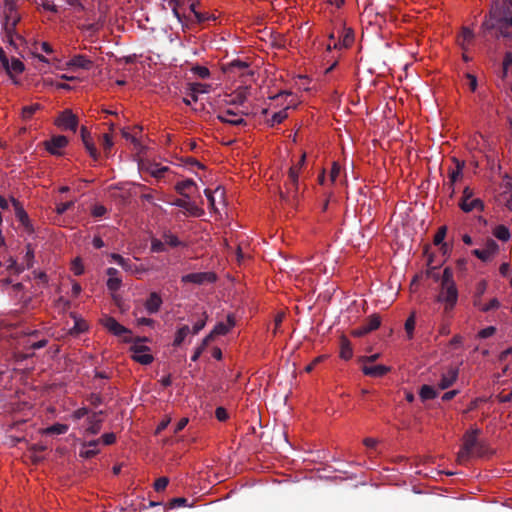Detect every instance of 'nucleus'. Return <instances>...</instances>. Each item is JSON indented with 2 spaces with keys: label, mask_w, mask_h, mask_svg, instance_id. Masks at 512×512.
Masks as SVG:
<instances>
[{
  "label": "nucleus",
  "mask_w": 512,
  "mask_h": 512,
  "mask_svg": "<svg viewBox=\"0 0 512 512\" xmlns=\"http://www.w3.org/2000/svg\"><path fill=\"white\" fill-rule=\"evenodd\" d=\"M191 71L201 79H207L210 76V71L205 66L196 65L192 67Z\"/></svg>",
  "instance_id": "obj_44"
},
{
  "label": "nucleus",
  "mask_w": 512,
  "mask_h": 512,
  "mask_svg": "<svg viewBox=\"0 0 512 512\" xmlns=\"http://www.w3.org/2000/svg\"><path fill=\"white\" fill-rule=\"evenodd\" d=\"M147 341L146 337L140 338L137 337L135 340L132 339L133 345L131 346V351L134 354L143 353L149 351V347L142 345L141 343Z\"/></svg>",
  "instance_id": "obj_33"
},
{
  "label": "nucleus",
  "mask_w": 512,
  "mask_h": 512,
  "mask_svg": "<svg viewBox=\"0 0 512 512\" xmlns=\"http://www.w3.org/2000/svg\"><path fill=\"white\" fill-rule=\"evenodd\" d=\"M169 483V479L167 477H160L154 483V489L157 492L163 491Z\"/></svg>",
  "instance_id": "obj_54"
},
{
  "label": "nucleus",
  "mask_w": 512,
  "mask_h": 512,
  "mask_svg": "<svg viewBox=\"0 0 512 512\" xmlns=\"http://www.w3.org/2000/svg\"><path fill=\"white\" fill-rule=\"evenodd\" d=\"M20 21V15L18 12L4 13L3 29L7 36L11 37L15 32L17 23Z\"/></svg>",
  "instance_id": "obj_15"
},
{
  "label": "nucleus",
  "mask_w": 512,
  "mask_h": 512,
  "mask_svg": "<svg viewBox=\"0 0 512 512\" xmlns=\"http://www.w3.org/2000/svg\"><path fill=\"white\" fill-rule=\"evenodd\" d=\"M496 332V328L494 326H488L479 331L478 336L482 339L491 337Z\"/></svg>",
  "instance_id": "obj_57"
},
{
  "label": "nucleus",
  "mask_w": 512,
  "mask_h": 512,
  "mask_svg": "<svg viewBox=\"0 0 512 512\" xmlns=\"http://www.w3.org/2000/svg\"><path fill=\"white\" fill-rule=\"evenodd\" d=\"M422 401L434 399L437 397V391L430 385H423L419 392Z\"/></svg>",
  "instance_id": "obj_31"
},
{
  "label": "nucleus",
  "mask_w": 512,
  "mask_h": 512,
  "mask_svg": "<svg viewBox=\"0 0 512 512\" xmlns=\"http://www.w3.org/2000/svg\"><path fill=\"white\" fill-rule=\"evenodd\" d=\"M473 191L469 187H465L463 190V195L460 200L459 206L460 208L468 213L475 209L477 210H483L484 204L482 200L479 198L472 199Z\"/></svg>",
  "instance_id": "obj_6"
},
{
  "label": "nucleus",
  "mask_w": 512,
  "mask_h": 512,
  "mask_svg": "<svg viewBox=\"0 0 512 512\" xmlns=\"http://www.w3.org/2000/svg\"><path fill=\"white\" fill-rule=\"evenodd\" d=\"M102 146L105 153H108L111 150L113 146V140L109 134L103 135Z\"/></svg>",
  "instance_id": "obj_58"
},
{
  "label": "nucleus",
  "mask_w": 512,
  "mask_h": 512,
  "mask_svg": "<svg viewBox=\"0 0 512 512\" xmlns=\"http://www.w3.org/2000/svg\"><path fill=\"white\" fill-rule=\"evenodd\" d=\"M217 280V276L214 272H197L183 275L181 277L182 283H193L202 285L204 283H214Z\"/></svg>",
  "instance_id": "obj_8"
},
{
  "label": "nucleus",
  "mask_w": 512,
  "mask_h": 512,
  "mask_svg": "<svg viewBox=\"0 0 512 512\" xmlns=\"http://www.w3.org/2000/svg\"><path fill=\"white\" fill-rule=\"evenodd\" d=\"M480 432V429L475 428L467 431L464 434L463 445L457 455V461L459 463L462 464L473 456L474 448L476 447V445H478L479 442L478 435L480 434Z\"/></svg>",
  "instance_id": "obj_4"
},
{
  "label": "nucleus",
  "mask_w": 512,
  "mask_h": 512,
  "mask_svg": "<svg viewBox=\"0 0 512 512\" xmlns=\"http://www.w3.org/2000/svg\"><path fill=\"white\" fill-rule=\"evenodd\" d=\"M380 324V316L378 314H372L363 322L362 325L366 328V331L372 332L379 328Z\"/></svg>",
  "instance_id": "obj_25"
},
{
  "label": "nucleus",
  "mask_w": 512,
  "mask_h": 512,
  "mask_svg": "<svg viewBox=\"0 0 512 512\" xmlns=\"http://www.w3.org/2000/svg\"><path fill=\"white\" fill-rule=\"evenodd\" d=\"M353 355V350L350 341L347 338H342L340 357L344 360H349Z\"/></svg>",
  "instance_id": "obj_30"
},
{
  "label": "nucleus",
  "mask_w": 512,
  "mask_h": 512,
  "mask_svg": "<svg viewBox=\"0 0 512 512\" xmlns=\"http://www.w3.org/2000/svg\"><path fill=\"white\" fill-rule=\"evenodd\" d=\"M500 307V302L497 298H493L489 301V303L483 305L480 309L483 312H488L491 310L498 309Z\"/></svg>",
  "instance_id": "obj_53"
},
{
  "label": "nucleus",
  "mask_w": 512,
  "mask_h": 512,
  "mask_svg": "<svg viewBox=\"0 0 512 512\" xmlns=\"http://www.w3.org/2000/svg\"><path fill=\"white\" fill-rule=\"evenodd\" d=\"M162 239L165 245H168L172 248L183 245V243L178 239V237L172 234L170 231H164L162 234Z\"/></svg>",
  "instance_id": "obj_27"
},
{
  "label": "nucleus",
  "mask_w": 512,
  "mask_h": 512,
  "mask_svg": "<svg viewBox=\"0 0 512 512\" xmlns=\"http://www.w3.org/2000/svg\"><path fill=\"white\" fill-rule=\"evenodd\" d=\"M39 109H41V105L38 104V103L23 107V109H22V118H23V120L31 119L32 116Z\"/></svg>",
  "instance_id": "obj_38"
},
{
  "label": "nucleus",
  "mask_w": 512,
  "mask_h": 512,
  "mask_svg": "<svg viewBox=\"0 0 512 512\" xmlns=\"http://www.w3.org/2000/svg\"><path fill=\"white\" fill-rule=\"evenodd\" d=\"M458 378V369L457 368H449L446 373H443L438 383V387L441 390H445L451 387Z\"/></svg>",
  "instance_id": "obj_16"
},
{
  "label": "nucleus",
  "mask_w": 512,
  "mask_h": 512,
  "mask_svg": "<svg viewBox=\"0 0 512 512\" xmlns=\"http://www.w3.org/2000/svg\"><path fill=\"white\" fill-rule=\"evenodd\" d=\"M494 236L502 241H507L510 238L509 229L504 225H498L493 232Z\"/></svg>",
  "instance_id": "obj_37"
},
{
  "label": "nucleus",
  "mask_w": 512,
  "mask_h": 512,
  "mask_svg": "<svg viewBox=\"0 0 512 512\" xmlns=\"http://www.w3.org/2000/svg\"><path fill=\"white\" fill-rule=\"evenodd\" d=\"M488 450L487 445L484 442L479 441L478 445L474 448L473 456L484 457L488 454Z\"/></svg>",
  "instance_id": "obj_47"
},
{
  "label": "nucleus",
  "mask_w": 512,
  "mask_h": 512,
  "mask_svg": "<svg viewBox=\"0 0 512 512\" xmlns=\"http://www.w3.org/2000/svg\"><path fill=\"white\" fill-rule=\"evenodd\" d=\"M362 371L367 376L382 377L390 371V368L381 364L373 366L364 365Z\"/></svg>",
  "instance_id": "obj_21"
},
{
  "label": "nucleus",
  "mask_w": 512,
  "mask_h": 512,
  "mask_svg": "<svg viewBox=\"0 0 512 512\" xmlns=\"http://www.w3.org/2000/svg\"><path fill=\"white\" fill-rule=\"evenodd\" d=\"M217 119L222 123L229 124L232 126L246 125L245 119L230 109L220 112L217 115Z\"/></svg>",
  "instance_id": "obj_12"
},
{
  "label": "nucleus",
  "mask_w": 512,
  "mask_h": 512,
  "mask_svg": "<svg viewBox=\"0 0 512 512\" xmlns=\"http://www.w3.org/2000/svg\"><path fill=\"white\" fill-rule=\"evenodd\" d=\"M287 116L288 114L286 109L274 113L270 120L271 126L282 123L287 118Z\"/></svg>",
  "instance_id": "obj_45"
},
{
  "label": "nucleus",
  "mask_w": 512,
  "mask_h": 512,
  "mask_svg": "<svg viewBox=\"0 0 512 512\" xmlns=\"http://www.w3.org/2000/svg\"><path fill=\"white\" fill-rule=\"evenodd\" d=\"M234 325H235L234 316L232 314H228L227 315V323H224V322L217 323L214 326L213 330L208 335H212V339L214 340V338L216 336L227 334L230 331V329L232 327H234Z\"/></svg>",
  "instance_id": "obj_14"
},
{
  "label": "nucleus",
  "mask_w": 512,
  "mask_h": 512,
  "mask_svg": "<svg viewBox=\"0 0 512 512\" xmlns=\"http://www.w3.org/2000/svg\"><path fill=\"white\" fill-rule=\"evenodd\" d=\"M69 427L66 424L56 423L45 429L46 434H56L61 435L65 434L68 431Z\"/></svg>",
  "instance_id": "obj_35"
},
{
  "label": "nucleus",
  "mask_w": 512,
  "mask_h": 512,
  "mask_svg": "<svg viewBox=\"0 0 512 512\" xmlns=\"http://www.w3.org/2000/svg\"><path fill=\"white\" fill-rule=\"evenodd\" d=\"M90 410L87 408V407H82V408H79L77 410H75L72 415H71V418L75 421L77 420H80L81 418L85 417V416H90Z\"/></svg>",
  "instance_id": "obj_49"
},
{
  "label": "nucleus",
  "mask_w": 512,
  "mask_h": 512,
  "mask_svg": "<svg viewBox=\"0 0 512 512\" xmlns=\"http://www.w3.org/2000/svg\"><path fill=\"white\" fill-rule=\"evenodd\" d=\"M215 417L221 421L224 422L228 419L229 415L227 410L224 407H217L215 410Z\"/></svg>",
  "instance_id": "obj_60"
},
{
  "label": "nucleus",
  "mask_w": 512,
  "mask_h": 512,
  "mask_svg": "<svg viewBox=\"0 0 512 512\" xmlns=\"http://www.w3.org/2000/svg\"><path fill=\"white\" fill-rule=\"evenodd\" d=\"M71 270L73 271V273L77 276L83 274L84 272V266L81 262V260L79 258H76L73 262H72V267H71Z\"/></svg>",
  "instance_id": "obj_55"
},
{
  "label": "nucleus",
  "mask_w": 512,
  "mask_h": 512,
  "mask_svg": "<svg viewBox=\"0 0 512 512\" xmlns=\"http://www.w3.org/2000/svg\"><path fill=\"white\" fill-rule=\"evenodd\" d=\"M286 190L287 191L285 193H280L281 200L287 204L294 205L298 200L299 185H297L296 188V186H292L290 183H286Z\"/></svg>",
  "instance_id": "obj_18"
},
{
  "label": "nucleus",
  "mask_w": 512,
  "mask_h": 512,
  "mask_svg": "<svg viewBox=\"0 0 512 512\" xmlns=\"http://www.w3.org/2000/svg\"><path fill=\"white\" fill-rule=\"evenodd\" d=\"M34 262V249L31 244L26 245V253L23 257V263L26 264V267L32 268Z\"/></svg>",
  "instance_id": "obj_40"
},
{
  "label": "nucleus",
  "mask_w": 512,
  "mask_h": 512,
  "mask_svg": "<svg viewBox=\"0 0 512 512\" xmlns=\"http://www.w3.org/2000/svg\"><path fill=\"white\" fill-rule=\"evenodd\" d=\"M99 453V450L98 449H81L80 452H79V455L80 457L82 458H85V459H90L94 456H96L97 454Z\"/></svg>",
  "instance_id": "obj_59"
},
{
  "label": "nucleus",
  "mask_w": 512,
  "mask_h": 512,
  "mask_svg": "<svg viewBox=\"0 0 512 512\" xmlns=\"http://www.w3.org/2000/svg\"><path fill=\"white\" fill-rule=\"evenodd\" d=\"M185 506H189V505H188V499L184 498V497L173 498L169 503L170 508H178V507H185Z\"/></svg>",
  "instance_id": "obj_52"
},
{
  "label": "nucleus",
  "mask_w": 512,
  "mask_h": 512,
  "mask_svg": "<svg viewBox=\"0 0 512 512\" xmlns=\"http://www.w3.org/2000/svg\"><path fill=\"white\" fill-rule=\"evenodd\" d=\"M446 233H447V227L446 226H441L437 233L435 234L434 236V244L435 245H441V250H443V252L445 253L448 249V246L446 243H443L444 241V238L446 236Z\"/></svg>",
  "instance_id": "obj_26"
},
{
  "label": "nucleus",
  "mask_w": 512,
  "mask_h": 512,
  "mask_svg": "<svg viewBox=\"0 0 512 512\" xmlns=\"http://www.w3.org/2000/svg\"><path fill=\"white\" fill-rule=\"evenodd\" d=\"M456 168L451 170L449 172V181H450V187L452 188V194L454 193V184L456 181L462 176V170L464 168V162L459 161L456 158H453Z\"/></svg>",
  "instance_id": "obj_23"
},
{
  "label": "nucleus",
  "mask_w": 512,
  "mask_h": 512,
  "mask_svg": "<svg viewBox=\"0 0 512 512\" xmlns=\"http://www.w3.org/2000/svg\"><path fill=\"white\" fill-rule=\"evenodd\" d=\"M121 286V280L118 277H110L107 280V287L111 291H116Z\"/></svg>",
  "instance_id": "obj_56"
},
{
  "label": "nucleus",
  "mask_w": 512,
  "mask_h": 512,
  "mask_svg": "<svg viewBox=\"0 0 512 512\" xmlns=\"http://www.w3.org/2000/svg\"><path fill=\"white\" fill-rule=\"evenodd\" d=\"M512 8V1H509L505 6H500L498 2L492 6L489 15L482 23V29L489 32L497 29L500 35L504 38L512 37V16L510 9Z\"/></svg>",
  "instance_id": "obj_1"
},
{
  "label": "nucleus",
  "mask_w": 512,
  "mask_h": 512,
  "mask_svg": "<svg viewBox=\"0 0 512 512\" xmlns=\"http://www.w3.org/2000/svg\"><path fill=\"white\" fill-rule=\"evenodd\" d=\"M74 205L73 201H68L64 203H59L56 206V212L59 215L64 214L68 209H70Z\"/></svg>",
  "instance_id": "obj_61"
},
{
  "label": "nucleus",
  "mask_w": 512,
  "mask_h": 512,
  "mask_svg": "<svg viewBox=\"0 0 512 512\" xmlns=\"http://www.w3.org/2000/svg\"><path fill=\"white\" fill-rule=\"evenodd\" d=\"M474 38V33L472 30H470L469 28L467 27H464L462 29V33H461V36L459 37L458 39V43L459 45L465 49V45L466 43H469L473 40Z\"/></svg>",
  "instance_id": "obj_34"
},
{
  "label": "nucleus",
  "mask_w": 512,
  "mask_h": 512,
  "mask_svg": "<svg viewBox=\"0 0 512 512\" xmlns=\"http://www.w3.org/2000/svg\"><path fill=\"white\" fill-rule=\"evenodd\" d=\"M151 251L154 253H160L166 251V246L163 240L158 238L151 239Z\"/></svg>",
  "instance_id": "obj_43"
},
{
  "label": "nucleus",
  "mask_w": 512,
  "mask_h": 512,
  "mask_svg": "<svg viewBox=\"0 0 512 512\" xmlns=\"http://www.w3.org/2000/svg\"><path fill=\"white\" fill-rule=\"evenodd\" d=\"M193 189H197V187L196 183L192 179H186L177 182L175 185V190L177 191V193H179L185 198H190V192Z\"/></svg>",
  "instance_id": "obj_20"
},
{
  "label": "nucleus",
  "mask_w": 512,
  "mask_h": 512,
  "mask_svg": "<svg viewBox=\"0 0 512 512\" xmlns=\"http://www.w3.org/2000/svg\"><path fill=\"white\" fill-rule=\"evenodd\" d=\"M68 138L64 135L53 136L50 140L44 142L45 149L52 155L61 156L62 149L68 145Z\"/></svg>",
  "instance_id": "obj_10"
},
{
  "label": "nucleus",
  "mask_w": 512,
  "mask_h": 512,
  "mask_svg": "<svg viewBox=\"0 0 512 512\" xmlns=\"http://www.w3.org/2000/svg\"><path fill=\"white\" fill-rule=\"evenodd\" d=\"M300 167L298 166H291L288 171V179L292 186L299 185V174H300Z\"/></svg>",
  "instance_id": "obj_36"
},
{
  "label": "nucleus",
  "mask_w": 512,
  "mask_h": 512,
  "mask_svg": "<svg viewBox=\"0 0 512 512\" xmlns=\"http://www.w3.org/2000/svg\"><path fill=\"white\" fill-rule=\"evenodd\" d=\"M105 329L117 337H122L124 342L132 341L131 331L121 325L114 317L105 315L100 320Z\"/></svg>",
  "instance_id": "obj_5"
},
{
  "label": "nucleus",
  "mask_w": 512,
  "mask_h": 512,
  "mask_svg": "<svg viewBox=\"0 0 512 512\" xmlns=\"http://www.w3.org/2000/svg\"><path fill=\"white\" fill-rule=\"evenodd\" d=\"M353 42L354 33L351 29H347L344 31V34L342 35L341 39H339L338 42H333V47L335 49L348 48L353 44Z\"/></svg>",
  "instance_id": "obj_22"
},
{
  "label": "nucleus",
  "mask_w": 512,
  "mask_h": 512,
  "mask_svg": "<svg viewBox=\"0 0 512 512\" xmlns=\"http://www.w3.org/2000/svg\"><path fill=\"white\" fill-rule=\"evenodd\" d=\"M207 314L204 312L203 313V318L198 320L194 325H193V328H192V333L194 335L198 334L206 325V321H207Z\"/></svg>",
  "instance_id": "obj_50"
},
{
  "label": "nucleus",
  "mask_w": 512,
  "mask_h": 512,
  "mask_svg": "<svg viewBox=\"0 0 512 512\" xmlns=\"http://www.w3.org/2000/svg\"><path fill=\"white\" fill-rule=\"evenodd\" d=\"M487 289V282L485 280H481L476 286L474 305H480V297L485 293Z\"/></svg>",
  "instance_id": "obj_41"
},
{
  "label": "nucleus",
  "mask_w": 512,
  "mask_h": 512,
  "mask_svg": "<svg viewBox=\"0 0 512 512\" xmlns=\"http://www.w3.org/2000/svg\"><path fill=\"white\" fill-rule=\"evenodd\" d=\"M67 67L71 69H84L90 70L93 67V61L85 55H74L68 62Z\"/></svg>",
  "instance_id": "obj_13"
},
{
  "label": "nucleus",
  "mask_w": 512,
  "mask_h": 512,
  "mask_svg": "<svg viewBox=\"0 0 512 512\" xmlns=\"http://www.w3.org/2000/svg\"><path fill=\"white\" fill-rule=\"evenodd\" d=\"M57 125L62 130H70L75 132L78 127V117L70 109H65L55 120Z\"/></svg>",
  "instance_id": "obj_7"
},
{
  "label": "nucleus",
  "mask_w": 512,
  "mask_h": 512,
  "mask_svg": "<svg viewBox=\"0 0 512 512\" xmlns=\"http://www.w3.org/2000/svg\"><path fill=\"white\" fill-rule=\"evenodd\" d=\"M87 152L89 153L90 157L94 160V161H97L99 159V152L94 144L93 141L89 142V143H86L84 144Z\"/></svg>",
  "instance_id": "obj_48"
},
{
  "label": "nucleus",
  "mask_w": 512,
  "mask_h": 512,
  "mask_svg": "<svg viewBox=\"0 0 512 512\" xmlns=\"http://www.w3.org/2000/svg\"><path fill=\"white\" fill-rule=\"evenodd\" d=\"M189 333H190V328L188 325H183L182 327H180L175 334L173 346H175V347L180 346Z\"/></svg>",
  "instance_id": "obj_28"
},
{
  "label": "nucleus",
  "mask_w": 512,
  "mask_h": 512,
  "mask_svg": "<svg viewBox=\"0 0 512 512\" xmlns=\"http://www.w3.org/2000/svg\"><path fill=\"white\" fill-rule=\"evenodd\" d=\"M132 357L136 362H138L142 365H149L153 362V356L146 352L133 354Z\"/></svg>",
  "instance_id": "obj_42"
},
{
  "label": "nucleus",
  "mask_w": 512,
  "mask_h": 512,
  "mask_svg": "<svg viewBox=\"0 0 512 512\" xmlns=\"http://www.w3.org/2000/svg\"><path fill=\"white\" fill-rule=\"evenodd\" d=\"M437 301L444 304V311L450 312L458 302V289L453 278V271L446 267L441 275L440 291Z\"/></svg>",
  "instance_id": "obj_3"
},
{
  "label": "nucleus",
  "mask_w": 512,
  "mask_h": 512,
  "mask_svg": "<svg viewBox=\"0 0 512 512\" xmlns=\"http://www.w3.org/2000/svg\"><path fill=\"white\" fill-rule=\"evenodd\" d=\"M11 203L14 208L15 217L17 220L21 223L27 233L32 234L34 232V228L22 204L15 198H11Z\"/></svg>",
  "instance_id": "obj_9"
},
{
  "label": "nucleus",
  "mask_w": 512,
  "mask_h": 512,
  "mask_svg": "<svg viewBox=\"0 0 512 512\" xmlns=\"http://www.w3.org/2000/svg\"><path fill=\"white\" fill-rule=\"evenodd\" d=\"M211 341H213L212 335H207L202 340L201 344L195 349L193 355L191 356V360L194 362L197 361Z\"/></svg>",
  "instance_id": "obj_29"
},
{
  "label": "nucleus",
  "mask_w": 512,
  "mask_h": 512,
  "mask_svg": "<svg viewBox=\"0 0 512 512\" xmlns=\"http://www.w3.org/2000/svg\"><path fill=\"white\" fill-rule=\"evenodd\" d=\"M414 328H415V317H414V314H412L405 321V330H406V333H407L409 339H411L413 337Z\"/></svg>",
  "instance_id": "obj_46"
},
{
  "label": "nucleus",
  "mask_w": 512,
  "mask_h": 512,
  "mask_svg": "<svg viewBox=\"0 0 512 512\" xmlns=\"http://www.w3.org/2000/svg\"><path fill=\"white\" fill-rule=\"evenodd\" d=\"M80 136H81V140H82L83 144L93 141L91 133L88 131V129L85 126L81 127Z\"/></svg>",
  "instance_id": "obj_62"
},
{
  "label": "nucleus",
  "mask_w": 512,
  "mask_h": 512,
  "mask_svg": "<svg viewBox=\"0 0 512 512\" xmlns=\"http://www.w3.org/2000/svg\"><path fill=\"white\" fill-rule=\"evenodd\" d=\"M4 70L10 76H13L14 74H20L24 71V64L18 58H12L11 62L8 63V69Z\"/></svg>",
  "instance_id": "obj_24"
},
{
  "label": "nucleus",
  "mask_w": 512,
  "mask_h": 512,
  "mask_svg": "<svg viewBox=\"0 0 512 512\" xmlns=\"http://www.w3.org/2000/svg\"><path fill=\"white\" fill-rule=\"evenodd\" d=\"M38 335L37 330H29L24 328H14L8 335L10 345L15 348V355L19 358H26L31 354H24L23 352L28 350H36L45 347L48 343L47 339H41L38 341L32 340Z\"/></svg>",
  "instance_id": "obj_2"
},
{
  "label": "nucleus",
  "mask_w": 512,
  "mask_h": 512,
  "mask_svg": "<svg viewBox=\"0 0 512 512\" xmlns=\"http://www.w3.org/2000/svg\"><path fill=\"white\" fill-rule=\"evenodd\" d=\"M87 401L94 407L103 403V397L99 393H91L87 396Z\"/></svg>",
  "instance_id": "obj_51"
},
{
  "label": "nucleus",
  "mask_w": 512,
  "mask_h": 512,
  "mask_svg": "<svg viewBox=\"0 0 512 512\" xmlns=\"http://www.w3.org/2000/svg\"><path fill=\"white\" fill-rule=\"evenodd\" d=\"M87 427L85 428L86 435H96L100 432L102 427V419L98 418V413H92L86 419Z\"/></svg>",
  "instance_id": "obj_17"
},
{
  "label": "nucleus",
  "mask_w": 512,
  "mask_h": 512,
  "mask_svg": "<svg viewBox=\"0 0 512 512\" xmlns=\"http://www.w3.org/2000/svg\"><path fill=\"white\" fill-rule=\"evenodd\" d=\"M205 196L207 197V200L209 202V206L212 210L216 211L215 207V196L214 194H219L220 197L224 196V190L220 187L216 188L214 192H212L210 189L204 190Z\"/></svg>",
  "instance_id": "obj_32"
},
{
  "label": "nucleus",
  "mask_w": 512,
  "mask_h": 512,
  "mask_svg": "<svg viewBox=\"0 0 512 512\" xmlns=\"http://www.w3.org/2000/svg\"><path fill=\"white\" fill-rule=\"evenodd\" d=\"M168 171V167H158V165H155L151 168V175L156 178L163 177L165 172Z\"/></svg>",
  "instance_id": "obj_63"
},
{
  "label": "nucleus",
  "mask_w": 512,
  "mask_h": 512,
  "mask_svg": "<svg viewBox=\"0 0 512 512\" xmlns=\"http://www.w3.org/2000/svg\"><path fill=\"white\" fill-rule=\"evenodd\" d=\"M103 24L100 21L90 23V24H82L79 28L82 31L89 33V35H93L98 32L102 28Z\"/></svg>",
  "instance_id": "obj_39"
},
{
  "label": "nucleus",
  "mask_w": 512,
  "mask_h": 512,
  "mask_svg": "<svg viewBox=\"0 0 512 512\" xmlns=\"http://www.w3.org/2000/svg\"><path fill=\"white\" fill-rule=\"evenodd\" d=\"M499 246L493 239H488L483 248L474 249L472 254L483 262H488L497 253Z\"/></svg>",
  "instance_id": "obj_11"
},
{
  "label": "nucleus",
  "mask_w": 512,
  "mask_h": 512,
  "mask_svg": "<svg viewBox=\"0 0 512 512\" xmlns=\"http://www.w3.org/2000/svg\"><path fill=\"white\" fill-rule=\"evenodd\" d=\"M162 305V298L157 292H151L145 302V308L150 314L157 313Z\"/></svg>",
  "instance_id": "obj_19"
},
{
  "label": "nucleus",
  "mask_w": 512,
  "mask_h": 512,
  "mask_svg": "<svg viewBox=\"0 0 512 512\" xmlns=\"http://www.w3.org/2000/svg\"><path fill=\"white\" fill-rule=\"evenodd\" d=\"M116 441V435L114 433H105L101 436L100 442L105 445H111Z\"/></svg>",
  "instance_id": "obj_64"
}]
</instances>
